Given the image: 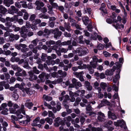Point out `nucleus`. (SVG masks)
<instances>
[{
    "label": "nucleus",
    "mask_w": 131,
    "mask_h": 131,
    "mask_svg": "<svg viewBox=\"0 0 131 131\" xmlns=\"http://www.w3.org/2000/svg\"><path fill=\"white\" fill-rule=\"evenodd\" d=\"M39 77L40 79L45 78L46 79H48L49 76L48 74L42 72L39 75Z\"/></svg>",
    "instance_id": "a211bd4d"
},
{
    "label": "nucleus",
    "mask_w": 131,
    "mask_h": 131,
    "mask_svg": "<svg viewBox=\"0 0 131 131\" xmlns=\"http://www.w3.org/2000/svg\"><path fill=\"white\" fill-rule=\"evenodd\" d=\"M29 77V79L31 81H32L34 80H36L37 79V77L36 75H34L32 71H30L28 72Z\"/></svg>",
    "instance_id": "ddd939ff"
},
{
    "label": "nucleus",
    "mask_w": 131,
    "mask_h": 131,
    "mask_svg": "<svg viewBox=\"0 0 131 131\" xmlns=\"http://www.w3.org/2000/svg\"><path fill=\"white\" fill-rule=\"evenodd\" d=\"M113 74V71L111 69H107L105 72V74L107 75H111Z\"/></svg>",
    "instance_id": "473e14b6"
},
{
    "label": "nucleus",
    "mask_w": 131,
    "mask_h": 131,
    "mask_svg": "<svg viewBox=\"0 0 131 131\" xmlns=\"http://www.w3.org/2000/svg\"><path fill=\"white\" fill-rule=\"evenodd\" d=\"M88 30L90 31H92V29L93 28L92 25L90 24H89L87 26Z\"/></svg>",
    "instance_id": "e2e57ef3"
},
{
    "label": "nucleus",
    "mask_w": 131,
    "mask_h": 131,
    "mask_svg": "<svg viewBox=\"0 0 131 131\" xmlns=\"http://www.w3.org/2000/svg\"><path fill=\"white\" fill-rule=\"evenodd\" d=\"M51 57H49L48 58V59L46 60V62L47 64L48 65H54L55 63V62L54 61H52L51 60H49V58H51Z\"/></svg>",
    "instance_id": "a878e982"
},
{
    "label": "nucleus",
    "mask_w": 131,
    "mask_h": 131,
    "mask_svg": "<svg viewBox=\"0 0 131 131\" xmlns=\"http://www.w3.org/2000/svg\"><path fill=\"white\" fill-rule=\"evenodd\" d=\"M72 83L75 85V87L76 90H78L79 87L82 86L81 83L79 81H78L77 80L74 78H73L72 80Z\"/></svg>",
    "instance_id": "423d86ee"
},
{
    "label": "nucleus",
    "mask_w": 131,
    "mask_h": 131,
    "mask_svg": "<svg viewBox=\"0 0 131 131\" xmlns=\"http://www.w3.org/2000/svg\"><path fill=\"white\" fill-rule=\"evenodd\" d=\"M92 59L94 62H102V60L101 59H98L97 57L96 56H94L92 58Z\"/></svg>",
    "instance_id": "c85d7f7f"
},
{
    "label": "nucleus",
    "mask_w": 131,
    "mask_h": 131,
    "mask_svg": "<svg viewBox=\"0 0 131 131\" xmlns=\"http://www.w3.org/2000/svg\"><path fill=\"white\" fill-rule=\"evenodd\" d=\"M39 17L43 19H47L49 18V16L48 15H46L45 14H43L41 13L38 15Z\"/></svg>",
    "instance_id": "2f4dec72"
},
{
    "label": "nucleus",
    "mask_w": 131,
    "mask_h": 131,
    "mask_svg": "<svg viewBox=\"0 0 131 131\" xmlns=\"http://www.w3.org/2000/svg\"><path fill=\"white\" fill-rule=\"evenodd\" d=\"M64 27L68 31H70V30L69 27V25L66 23H64Z\"/></svg>",
    "instance_id": "774afa93"
},
{
    "label": "nucleus",
    "mask_w": 131,
    "mask_h": 131,
    "mask_svg": "<svg viewBox=\"0 0 131 131\" xmlns=\"http://www.w3.org/2000/svg\"><path fill=\"white\" fill-rule=\"evenodd\" d=\"M53 29L49 30L47 29H45L44 30L43 36L46 38L48 37V36L51 33H52Z\"/></svg>",
    "instance_id": "1a4fd4ad"
},
{
    "label": "nucleus",
    "mask_w": 131,
    "mask_h": 131,
    "mask_svg": "<svg viewBox=\"0 0 131 131\" xmlns=\"http://www.w3.org/2000/svg\"><path fill=\"white\" fill-rule=\"evenodd\" d=\"M72 120V118L70 116H68L67 117H64L63 118V121L64 122H70Z\"/></svg>",
    "instance_id": "49530a36"
},
{
    "label": "nucleus",
    "mask_w": 131,
    "mask_h": 131,
    "mask_svg": "<svg viewBox=\"0 0 131 131\" xmlns=\"http://www.w3.org/2000/svg\"><path fill=\"white\" fill-rule=\"evenodd\" d=\"M25 107L29 109H31L34 105V104L31 102H26L25 103Z\"/></svg>",
    "instance_id": "b1692460"
},
{
    "label": "nucleus",
    "mask_w": 131,
    "mask_h": 131,
    "mask_svg": "<svg viewBox=\"0 0 131 131\" xmlns=\"http://www.w3.org/2000/svg\"><path fill=\"white\" fill-rule=\"evenodd\" d=\"M36 17V16L35 14H33L31 15L30 18L29 20L34 23L35 19Z\"/></svg>",
    "instance_id": "a19ab883"
},
{
    "label": "nucleus",
    "mask_w": 131,
    "mask_h": 131,
    "mask_svg": "<svg viewBox=\"0 0 131 131\" xmlns=\"http://www.w3.org/2000/svg\"><path fill=\"white\" fill-rule=\"evenodd\" d=\"M15 75L16 76H25L26 75V71L24 70H22L21 69L20 71L16 72Z\"/></svg>",
    "instance_id": "f8f14e48"
},
{
    "label": "nucleus",
    "mask_w": 131,
    "mask_h": 131,
    "mask_svg": "<svg viewBox=\"0 0 131 131\" xmlns=\"http://www.w3.org/2000/svg\"><path fill=\"white\" fill-rule=\"evenodd\" d=\"M22 90L24 92H26L28 95H31L34 92V91H32L29 88H26L23 89Z\"/></svg>",
    "instance_id": "2eb2a0df"
},
{
    "label": "nucleus",
    "mask_w": 131,
    "mask_h": 131,
    "mask_svg": "<svg viewBox=\"0 0 131 131\" xmlns=\"http://www.w3.org/2000/svg\"><path fill=\"white\" fill-rule=\"evenodd\" d=\"M75 51L78 53V55L79 56H84L88 52V49L86 48H77Z\"/></svg>",
    "instance_id": "f03ea898"
},
{
    "label": "nucleus",
    "mask_w": 131,
    "mask_h": 131,
    "mask_svg": "<svg viewBox=\"0 0 131 131\" xmlns=\"http://www.w3.org/2000/svg\"><path fill=\"white\" fill-rule=\"evenodd\" d=\"M59 49L60 50L59 51L60 53H61V52H64L65 53L67 52L68 51V50L67 49H65L64 48H61L60 47H59Z\"/></svg>",
    "instance_id": "5fc2aeb1"
},
{
    "label": "nucleus",
    "mask_w": 131,
    "mask_h": 131,
    "mask_svg": "<svg viewBox=\"0 0 131 131\" xmlns=\"http://www.w3.org/2000/svg\"><path fill=\"white\" fill-rule=\"evenodd\" d=\"M28 31V29L25 27H22L19 31L20 33H26Z\"/></svg>",
    "instance_id": "ea45409f"
},
{
    "label": "nucleus",
    "mask_w": 131,
    "mask_h": 131,
    "mask_svg": "<svg viewBox=\"0 0 131 131\" xmlns=\"http://www.w3.org/2000/svg\"><path fill=\"white\" fill-rule=\"evenodd\" d=\"M54 121L56 122L55 125L57 126H59L60 125H62L64 123L63 120L59 117L56 118Z\"/></svg>",
    "instance_id": "9d476101"
},
{
    "label": "nucleus",
    "mask_w": 131,
    "mask_h": 131,
    "mask_svg": "<svg viewBox=\"0 0 131 131\" xmlns=\"http://www.w3.org/2000/svg\"><path fill=\"white\" fill-rule=\"evenodd\" d=\"M20 3H22L21 5L24 8H26L27 7V5L26 4V2L25 1H21Z\"/></svg>",
    "instance_id": "338daca9"
},
{
    "label": "nucleus",
    "mask_w": 131,
    "mask_h": 131,
    "mask_svg": "<svg viewBox=\"0 0 131 131\" xmlns=\"http://www.w3.org/2000/svg\"><path fill=\"white\" fill-rule=\"evenodd\" d=\"M25 46L24 47H22V48L21 49V50L22 52H25L29 50V48H26L27 46L25 44Z\"/></svg>",
    "instance_id": "37998d69"
},
{
    "label": "nucleus",
    "mask_w": 131,
    "mask_h": 131,
    "mask_svg": "<svg viewBox=\"0 0 131 131\" xmlns=\"http://www.w3.org/2000/svg\"><path fill=\"white\" fill-rule=\"evenodd\" d=\"M8 17L10 19V21L12 22H14V23H16L17 22L18 18V16L17 15H14L11 18L9 17Z\"/></svg>",
    "instance_id": "412c9836"
},
{
    "label": "nucleus",
    "mask_w": 131,
    "mask_h": 131,
    "mask_svg": "<svg viewBox=\"0 0 131 131\" xmlns=\"http://www.w3.org/2000/svg\"><path fill=\"white\" fill-rule=\"evenodd\" d=\"M3 3L6 6L9 7L13 3V0H4Z\"/></svg>",
    "instance_id": "f3484780"
},
{
    "label": "nucleus",
    "mask_w": 131,
    "mask_h": 131,
    "mask_svg": "<svg viewBox=\"0 0 131 131\" xmlns=\"http://www.w3.org/2000/svg\"><path fill=\"white\" fill-rule=\"evenodd\" d=\"M21 113L22 112H21V110H18L16 113L18 118L19 119H21L23 117V115L21 114Z\"/></svg>",
    "instance_id": "72a5a7b5"
},
{
    "label": "nucleus",
    "mask_w": 131,
    "mask_h": 131,
    "mask_svg": "<svg viewBox=\"0 0 131 131\" xmlns=\"http://www.w3.org/2000/svg\"><path fill=\"white\" fill-rule=\"evenodd\" d=\"M86 110L87 111L89 112H91L92 111V107L89 104L88 105L86 106Z\"/></svg>",
    "instance_id": "680f3d73"
},
{
    "label": "nucleus",
    "mask_w": 131,
    "mask_h": 131,
    "mask_svg": "<svg viewBox=\"0 0 131 131\" xmlns=\"http://www.w3.org/2000/svg\"><path fill=\"white\" fill-rule=\"evenodd\" d=\"M6 23H5V25L7 27H10L12 26V23L10 21V19L7 17L6 18Z\"/></svg>",
    "instance_id": "393cba45"
},
{
    "label": "nucleus",
    "mask_w": 131,
    "mask_h": 131,
    "mask_svg": "<svg viewBox=\"0 0 131 131\" xmlns=\"http://www.w3.org/2000/svg\"><path fill=\"white\" fill-rule=\"evenodd\" d=\"M11 67L15 70H17V72L20 71L21 69L16 64H14L11 65Z\"/></svg>",
    "instance_id": "cd10ccee"
},
{
    "label": "nucleus",
    "mask_w": 131,
    "mask_h": 131,
    "mask_svg": "<svg viewBox=\"0 0 131 131\" xmlns=\"http://www.w3.org/2000/svg\"><path fill=\"white\" fill-rule=\"evenodd\" d=\"M28 121L27 119L25 121H21L19 122V123L20 124L23 126H25L27 125L28 122Z\"/></svg>",
    "instance_id": "a18cd8bd"
},
{
    "label": "nucleus",
    "mask_w": 131,
    "mask_h": 131,
    "mask_svg": "<svg viewBox=\"0 0 131 131\" xmlns=\"http://www.w3.org/2000/svg\"><path fill=\"white\" fill-rule=\"evenodd\" d=\"M63 98L64 101L67 102V101L70 100V98L69 96L68 95H66L64 96H63Z\"/></svg>",
    "instance_id": "603ef678"
},
{
    "label": "nucleus",
    "mask_w": 131,
    "mask_h": 131,
    "mask_svg": "<svg viewBox=\"0 0 131 131\" xmlns=\"http://www.w3.org/2000/svg\"><path fill=\"white\" fill-rule=\"evenodd\" d=\"M73 73L77 78H79L84 74V72L83 71L79 72H74Z\"/></svg>",
    "instance_id": "c756f323"
},
{
    "label": "nucleus",
    "mask_w": 131,
    "mask_h": 131,
    "mask_svg": "<svg viewBox=\"0 0 131 131\" xmlns=\"http://www.w3.org/2000/svg\"><path fill=\"white\" fill-rule=\"evenodd\" d=\"M114 124L115 126H120L121 127L123 128L124 129L126 130L127 128L125 123L123 120H119L117 122H115Z\"/></svg>",
    "instance_id": "39448f33"
},
{
    "label": "nucleus",
    "mask_w": 131,
    "mask_h": 131,
    "mask_svg": "<svg viewBox=\"0 0 131 131\" xmlns=\"http://www.w3.org/2000/svg\"><path fill=\"white\" fill-rule=\"evenodd\" d=\"M89 19L88 17L84 16L82 18L83 22L85 25H87L89 23Z\"/></svg>",
    "instance_id": "4be33fe9"
},
{
    "label": "nucleus",
    "mask_w": 131,
    "mask_h": 131,
    "mask_svg": "<svg viewBox=\"0 0 131 131\" xmlns=\"http://www.w3.org/2000/svg\"><path fill=\"white\" fill-rule=\"evenodd\" d=\"M43 98L46 101H50L52 99V98L49 96L44 95Z\"/></svg>",
    "instance_id": "4c0bfd02"
},
{
    "label": "nucleus",
    "mask_w": 131,
    "mask_h": 131,
    "mask_svg": "<svg viewBox=\"0 0 131 131\" xmlns=\"http://www.w3.org/2000/svg\"><path fill=\"white\" fill-rule=\"evenodd\" d=\"M85 86L88 90L91 91L92 89V86L90 85V83L88 81H86L84 83Z\"/></svg>",
    "instance_id": "6ab92c4d"
},
{
    "label": "nucleus",
    "mask_w": 131,
    "mask_h": 131,
    "mask_svg": "<svg viewBox=\"0 0 131 131\" xmlns=\"http://www.w3.org/2000/svg\"><path fill=\"white\" fill-rule=\"evenodd\" d=\"M56 42L53 40H50L47 41L46 42V44L49 46L51 45H53L55 44Z\"/></svg>",
    "instance_id": "c9c22d12"
},
{
    "label": "nucleus",
    "mask_w": 131,
    "mask_h": 131,
    "mask_svg": "<svg viewBox=\"0 0 131 131\" xmlns=\"http://www.w3.org/2000/svg\"><path fill=\"white\" fill-rule=\"evenodd\" d=\"M97 34L96 32H94L91 35V38L94 40H96L97 39Z\"/></svg>",
    "instance_id": "c03bdc74"
},
{
    "label": "nucleus",
    "mask_w": 131,
    "mask_h": 131,
    "mask_svg": "<svg viewBox=\"0 0 131 131\" xmlns=\"http://www.w3.org/2000/svg\"><path fill=\"white\" fill-rule=\"evenodd\" d=\"M108 115L109 117H111L112 119L113 120L117 118L115 115L114 114L112 113L110 111L108 112Z\"/></svg>",
    "instance_id": "7c9ffc66"
},
{
    "label": "nucleus",
    "mask_w": 131,
    "mask_h": 131,
    "mask_svg": "<svg viewBox=\"0 0 131 131\" xmlns=\"http://www.w3.org/2000/svg\"><path fill=\"white\" fill-rule=\"evenodd\" d=\"M90 65H84L85 68H87L89 71H90L89 73L91 74H92L94 72V70L93 69L96 68L97 66V63L93 61L91 62H90Z\"/></svg>",
    "instance_id": "f257e3e1"
},
{
    "label": "nucleus",
    "mask_w": 131,
    "mask_h": 131,
    "mask_svg": "<svg viewBox=\"0 0 131 131\" xmlns=\"http://www.w3.org/2000/svg\"><path fill=\"white\" fill-rule=\"evenodd\" d=\"M101 103H104L105 104L109 105H110V102L108 101L107 100L105 99H103L102 101H101Z\"/></svg>",
    "instance_id": "de8ad7c7"
},
{
    "label": "nucleus",
    "mask_w": 131,
    "mask_h": 131,
    "mask_svg": "<svg viewBox=\"0 0 131 131\" xmlns=\"http://www.w3.org/2000/svg\"><path fill=\"white\" fill-rule=\"evenodd\" d=\"M59 46L56 45L52 47V49L56 51V53L58 56H60L61 55V53L59 51Z\"/></svg>",
    "instance_id": "dca6fc26"
},
{
    "label": "nucleus",
    "mask_w": 131,
    "mask_h": 131,
    "mask_svg": "<svg viewBox=\"0 0 131 131\" xmlns=\"http://www.w3.org/2000/svg\"><path fill=\"white\" fill-rule=\"evenodd\" d=\"M52 34H54V38L55 39H58L60 38L62 34L61 31H59L58 28H56L53 29Z\"/></svg>",
    "instance_id": "20e7f679"
},
{
    "label": "nucleus",
    "mask_w": 131,
    "mask_h": 131,
    "mask_svg": "<svg viewBox=\"0 0 131 131\" xmlns=\"http://www.w3.org/2000/svg\"><path fill=\"white\" fill-rule=\"evenodd\" d=\"M61 103L59 101L57 102V105L56 106L57 108V111H59L61 108Z\"/></svg>",
    "instance_id": "8fccbe9b"
},
{
    "label": "nucleus",
    "mask_w": 131,
    "mask_h": 131,
    "mask_svg": "<svg viewBox=\"0 0 131 131\" xmlns=\"http://www.w3.org/2000/svg\"><path fill=\"white\" fill-rule=\"evenodd\" d=\"M19 37V35L17 34L14 35L13 34H11L9 35V40L10 41L12 42L15 40H17Z\"/></svg>",
    "instance_id": "0eeeda50"
},
{
    "label": "nucleus",
    "mask_w": 131,
    "mask_h": 131,
    "mask_svg": "<svg viewBox=\"0 0 131 131\" xmlns=\"http://www.w3.org/2000/svg\"><path fill=\"white\" fill-rule=\"evenodd\" d=\"M24 46H25V44H22L21 43H20L19 45H15L16 48L19 50L21 49V47H24Z\"/></svg>",
    "instance_id": "e433bc0d"
},
{
    "label": "nucleus",
    "mask_w": 131,
    "mask_h": 131,
    "mask_svg": "<svg viewBox=\"0 0 131 131\" xmlns=\"http://www.w3.org/2000/svg\"><path fill=\"white\" fill-rule=\"evenodd\" d=\"M10 7L11 9H12L14 12H15V13H17L18 11V9L16 8L15 7L13 6H11Z\"/></svg>",
    "instance_id": "052dcab7"
},
{
    "label": "nucleus",
    "mask_w": 131,
    "mask_h": 131,
    "mask_svg": "<svg viewBox=\"0 0 131 131\" xmlns=\"http://www.w3.org/2000/svg\"><path fill=\"white\" fill-rule=\"evenodd\" d=\"M7 11V9L4 7L2 5H0V13L5 14Z\"/></svg>",
    "instance_id": "aec40b11"
},
{
    "label": "nucleus",
    "mask_w": 131,
    "mask_h": 131,
    "mask_svg": "<svg viewBox=\"0 0 131 131\" xmlns=\"http://www.w3.org/2000/svg\"><path fill=\"white\" fill-rule=\"evenodd\" d=\"M122 20L121 17L120 16H118L117 17V20L116 19H114L113 20L114 23H117L118 21L121 22Z\"/></svg>",
    "instance_id": "864d4df0"
},
{
    "label": "nucleus",
    "mask_w": 131,
    "mask_h": 131,
    "mask_svg": "<svg viewBox=\"0 0 131 131\" xmlns=\"http://www.w3.org/2000/svg\"><path fill=\"white\" fill-rule=\"evenodd\" d=\"M110 9L113 11H115V12L117 13H119L121 12L120 9L116 8L115 5H112Z\"/></svg>",
    "instance_id": "bb28decb"
},
{
    "label": "nucleus",
    "mask_w": 131,
    "mask_h": 131,
    "mask_svg": "<svg viewBox=\"0 0 131 131\" xmlns=\"http://www.w3.org/2000/svg\"><path fill=\"white\" fill-rule=\"evenodd\" d=\"M7 104L6 103H3L2 104V109L5 110L6 112L8 111V108H6L7 107Z\"/></svg>",
    "instance_id": "58836bf2"
},
{
    "label": "nucleus",
    "mask_w": 131,
    "mask_h": 131,
    "mask_svg": "<svg viewBox=\"0 0 131 131\" xmlns=\"http://www.w3.org/2000/svg\"><path fill=\"white\" fill-rule=\"evenodd\" d=\"M107 85L106 83L102 82L100 84V86L101 88L103 90H105L106 87Z\"/></svg>",
    "instance_id": "0e129e2a"
},
{
    "label": "nucleus",
    "mask_w": 131,
    "mask_h": 131,
    "mask_svg": "<svg viewBox=\"0 0 131 131\" xmlns=\"http://www.w3.org/2000/svg\"><path fill=\"white\" fill-rule=\"evenodd\" d=\"M9 111L10 113L12 114H16L17 112L16 110H15L14 108L10 107L9 108Z\"/></svg>",
    "instance_id": "4d7b16f0"
},
{
    "label": "nucleus",
    "mask_w": 131,
    "mask_h": 131,
    "mask_svg": "<svg viewBox=\"0 0 131 131\" xmlns=\"http://www.w3.org/2000/svg\"><path fill=\"white\" fill-rule=\"evenodd\" d=\"M24 105L23 104H22L21 106V108L20 109L18 110H21V112H22V113L24 115H25V112L24 110Z\"/></svg>",
    "instance_id": "79ce46f5"
},
{
    "label": "nucleus",
    "mask_w": 131,
    "mask_h": 131,
    "mask_svg": "<svg viewBox=\"0 0 131 131\" xmlns=\"http://www.w3.org/2000/svg\"><path fill=\"white\" fill-rule=\"evenodd\" d=\"M71 43V40H68L67 41H65L61 43V45L66 46L70 45Z\"/></svg>",
    "instance_id": "f704fd0d"
},
{
    "label": "nucleus",
    "mask_w": 131,
    "mask_h": 131,
    "mask_svg": "<svg viewBox=\"0 0 131 131\" xmlns=\"http://www.w3.org/2000/svg\"><path fill=\"white\" fill-rule=\"evenodd\" d=\"M92 131H102V129L101 128H96L94 127L92 128Z\"/></svg>",
    "instance_id": "13d9d810"
},
{
    "label": "nucleus",
    "mask_w": 131,
    "mask_h": 131,
    "mask_svg": "<svg viewBox=\"0 0 131 131\" xmlns=\"http://www.w3.org/2000/svg\"><path fill=\"white\" fill-rule=\"evenodd\" d=\"M83 12L84 14L88 13L90 17L93 18V16L91 14L92 9L91 8L88 7L84 8Z\"/></svg>",
    "instance_id": "9b49d317"
},
{
    "label": "nucleus",
    "mask_w": 131,
    "mask_h": 131,
    "mask_svg": "<svg viewBox=\"0 0 131 131\" xmlns=\"http://www.w3.org/2000/svg\"><path fill=\"white\" fill-rule=\"evenodd\" d=\"M33 71L35 73L38 74L40 73V71L37 69L36 67H34L33 68Z\"/></svg>",
    "instance_id": "6e6d98bb"
},
{
    "label": "nucleus",
    "mask_w": 131,
    "mask_h": 131,
    "mask_svg": "<svg viewBox=\"0 0 131 131\" xmlns=\"http://www.w3.org/2000/svg\"><path fill=\"white\" fill-rule=\"evenodd\" d=\"M41 59L43 61H45L47 58V55L44 53H42L41 57Z\"/></svg>",
    "instance_id": "bf43d9fd"
},
{
    "label": "nucleus",
    "mask_w": 131,
    "mask_h": 131,
    "mask_svg": "<svg viewBox=\"0 0 131 131\" xmlns=\"http://www.w3.org/2000/svg\"><path fill=\"white\" fill-rule=\"evenodd\" d=\"M48 116L49 117H51L53 119H54L55 118V116L54 114L51 111H48Z\"/></svg>",
    "instance_id": "3c124183"
},
{
    "label": "nucleus",
    "mask_w": 131,
    "mask_h": 131,
    "mask_svg": "<svg viewBox=\"0 0 131 131\" xmlns=\"http://www.w3.org/2000/svg\"><path fill=\"white\" fill-rule=\"evenodd\" d=\"M83 37L82 36H80L79 37V41L80 43H84V41H83Z\"/></svg>",
    "instance_id": "69168bd1"
},
{
    "label": "nucleus",
    "mask_w": 131,
    "mask_h": 131,
    "mask_svg": "<svg viewBox=\"0 0 131 131\" xmlns=\"http://www.w3.org/2000/svg\"><path fill=\"white\" fill-rule=\"evenodd\" d=\"M115 66H114L113 67V69L114 70H115L116 69H117L116 72H117L114 77L118 79L120 78V75L119 73L120 71V70L119 68L121 67V64L118 62H116L115 63Z\"/></svg>",
    "instance_id": "7ed1b4c3"
},
{
    "label": "nucleus",
    "mask_w": 131,
    "mask_h": 131,
    "mask_svg": "<svg viewBox=\"0 0 131 131\" xmlns=\"http://www.w3.org/2000/svg\"><path fill=\"white\" fill-rule=\"evenodd\" d=\"M98 115L97 119L99 122H104L105 121V116L104 114L101 112H98Z\"/></svg>",
    "instance_id": "6e6552de"
},
{
    "label": "nucleus",
    "mask_w": 131,
    "mask_h": 131,
    "mask_svg": "<svg viewBox=\"0 0 131 131\" xmlns=\"http://www.w3.org/2000/svg\"><path fill=\"white\" fill-rule=\"evenodd\" d=\"M45 121L50 125H51L53 123V120L52 119L47 117L45 119Z\"/></svg>",
    "instance_id": "09e8293b"
},
{
    "label": "nucleus",
    "mask_w": 131,
    "mask_h": 131,
    "mask_svg": "<svg viewBox=\"0 0 131 131\" xmlns=\"http://www.w3.org/2000/svg\"><path fill=\"white\" fill-rule=\"evenodd\" d=\"M40 119L39 117H37L33 121V123L31 124L33 126H36L39 123Z\"/></svg>",
    "instance_id": "5701e85b"
},
{
    "label": "nucleus",
    "mask_w": 131,
    "mask_h": 131,
    "mask_svg": "<svg viewBox=\"0 0 131 131\" xmlns=\"http://www.w3.org/2000/svg\"><path fill=\"white\" fill-rule=\"evenodd\" d=\"M35 4L37 6L36 9L38 10L41 9V7L43 6L44 5V4L43 2H40L38 1H36Z\"/></svg>",
    "instance_id": "4468645a"
}]
</instances>
